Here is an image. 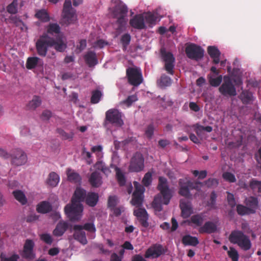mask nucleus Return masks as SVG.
<instances>
[{
	"label": "nucleus",
	"mask_w": 261,
	"mask_h": 261,
	"mask_svg": "<svg viewBox=\"0 0 261 261\" xmlns=\"http://www.w3.org/2000/svg\"><path fill=\"white\" fill-rule=\"evenodd\" d=\"M86 195V190L76 188L72 198L71 205L65 206V213L71 221H79L82 218L83 206L81 202L85 199Z\"/></svg>",
	"instance_id": "nucleus-1"
},
{
	"label": "nucleus",
	"mask_w": 261,
	"mask_h": 261,
	"mask_svg": "<svg viewBox=\"0 0 261 261\" xmlns=\"http://www.w3.org/2000/svg\"><path fill=\"white\" fill-rule=\"evenodd\" d=\"M158 189L160 191V194L154 197L152 206L155 211L160 212L162 210V204H168L172 195L169 188L167 179L164 177H159Z\"/></svg>",
	"instance_id": "nucleus-2"
},
{
	"label": "nucleus",
	"mask_w": 261,
	"mask_h": 261,
	"mask_svg": "<svg viewBox=\"0 0 261 261\" xmlns=\"http://www.w3.org/2000/svg\"><path fill=\"white\" fill-rule=\"evenodd\" d=\"M115 6L113 8L112 14L113 17L117 20L114 24V27L116 31L120 33L126 29V17L128 13V8L126 5L120 0L115 1Z\"/></svg>",
	"instance_id": "nucleus-3"
},
{
	"label": "nucleus",
	"mask_w": 261,
	"mask_h": 261,
	"mask_svg": "<svg viewBox=\"0 0 261 261\" xmlns=\"http://www.w3.org/2000/svg\"><path fill=\"white\" fill-rule=\"evenodd\" d=\"M229 240L230 243L237 244L244 251L249 250L252 246L249 237L241 230H234L232 231L229 235Z\"/></svg>",
	"instance_id": "nucleus-4"
},
{
	"label": "nucleus",
	"mask_w": 261,
	"mask_h": 261,
	"mask_svg": "<svg viewBox=\"0 0 261 261\" xmlns=\"http://www.w3.org/2000/svg\"><path fill=\"white\" fill-rule=\"evenodd\" d=\"M51 37L47 34L41 35L36 42V48L39 56L44 57L46 56L49 47H53Z\"/></svg>",
	"instance_id": "nucleus-5"
},
{
	"label": "nucleus",
	"mask_w": 261,
	"mask_h": 261,
	"mask_svg": "<svg viewBox=\"0 0 261 261\" xmlns=\"http://www.w3.org/2000/svg\"><path fill=\"white\" fill-rule=\"evenodd\" d=\"M126 76L128 82L132 85L137 87L143 81L142 73L140 68L137 67H129L126 69Z\"/></svg>",
	"instance_id": "nucleus-6"
},
{
	"label": "nucleus",
	"mask_w": 261,
	"mask_h": 261,
	"mask_svg": "<svg viewBox=\"0 0 261 261\" xmlns=\"http://www.w3.org/2000/svg\"><path fill=\"white\" fill-rule=\"evenodd\" d=\"M105 123H110L116 126H122L124 124L122 113L117 109L109 110L106 113Z\"/></svg>",
	"instance_id": "nucleus-7"
},
{
	"label": "nucleus",
	"mask_w": 261,
	"mask_h": 261,
	"mask_svg": "<svg viewBox=\"0 0 261 261\" xmlns=\"http://www.w3.org/2000/svg\"><path fill=\"white\" fill-rule=\"evenodd\" d=\"M161 57L164 63V69L168 73L173 75L175 66V58L173 54L167 51L165 48H162L160 50Z\"/></svg>",
	"instance_id": "nucleus-8"
},
{
	"label": "nucleus",
	"mask_w": 261,
	"mask_h": 261,
	"mask_svg": "<svg viewBox=\"0 0 261 261\" xmlns=\"http://www.w3.org/2000/svg\"><path fill=\"white\" fill-rule=\"evenodd\" d=\"M144 168V156L140 152H136L130 160L128 170L131 172H139L143 170Z\"/></svg>",
	"instance_id": "nucleus-9"
},
{
	"label": "nucleus",
	"mask_w": 261,
	"mask_h": 261,
	"mask_svg": "<svg viewBox=\"0 0 261 261\" xmlns=\"http://www.w3.org/2000/svg\"><path fill=\"white\" fill-rule=\"evenodd\" d=\"M185 52L189 59L199 61L203 58L204 50L201 46L190 43L186 47Z\"/></svg>",
	"instance_id": "nucleus-10"
},
{
	"label": "nucleus",
	"mask_w": 261,
	"mask_h": 261,
	"mask_svg": "<svg viewBox=\"0 0 261 261\" xmlns=\"http://www.w3.org/2000/svg\"><path fill=\"white\" fill-rule=\"evenodd\" d=\"M11 164L14 166L24 165L28 160L25 152L21 149L16 148L11 151Z\"/></svg>",
	"instance_id": "nucleus-11"
},
{
	"label": "nucleus",
	"mask_w": 261,
	"mask_h": 261,
	"mask_svg": "<svg viewBox=\"0 0 261 261\" xmlns=\"http://www.w3.org/2000/svg\"><path fill=\"white\" fill-rule=\"evenodd\" d=\"M134 184L135 187V190L132 195L131 203L132 205L139 208L143 204V194L145 189L137 181H135Z\"/></svg>",
	"instance_id": "nucleus-12"
},
{
	"label": "nucleus",
	"mask_w": 261,
	"mask_h": 261,
	"mask_svg": "<svg viewBox=\"0 0 261 261\" xmlns=\"http://www.w3.org/2000/svg\"><path fill=\"white\" fill-rule=\"evenodd\" d=\"M220 92L224 96H236L237 92L236 88L231 80L228 76L224 77V82L219 87Z\"/></svg>",
	"instance_id": "nucleus-13"
},
{
	"label": "nucleus",
	"mask_w": 261,
	"mask_h": 261,
	"mask_svg": "<svg viewBox=\"0 0 261 261\" xmlns=\"http://www.w3.org/2000/svg\"><path fill=\"white\" fill-rule=\"evenodd\" d=\"M166 251L161 244H155L147 249L145 257L147 258H156L165 253Z\"/></svg>",
	"instance_id": "nucleus-14"
},
{
	"label": "nucleus",
	"mask_w": 261,
	"mask_h": 261,
	"mask_svg": "<svg viewBox=\"0 0 261 261\" xmlns=\"http://www.w3.org/2000/svg\"><path fill=\"white\" fill-rule=\"evenodd\" d=\"M34 242L32 240L27 239L23 246V249L21 253L23 258L27 259H32L35 257V253L33 251Z\"/></svg>",
	"instance_id": "nucleus-15"
},
{
	"label": "nucleus",
	"mask_w": 261,
	"mask_h": 261,
	"mask_svg": "<svg viewBox=\"0 0 261 261\" xmlns=\"http://www.w3.org/2000/svg\"><path fill=\"white\" fill-rule=\"evenodd\" d=\"M134 215L137 218L142 226L145 228L148 227V215L145 208L139 207L134 210Z\"/></svg>",
	"instance_id": "nucleus-16"
},
{
	"label": "nucleus",
	"mask_w": 261,
	"mask_h": 261,
	"mask_svg": "<svg viewBox=\"0 0 261 261\" xmlns=\"http://www.w3.org/2000/svg\"><path fill=\"white\" fill-rule=\"evenodd\" d=\"M130 25L134 28L138 30H142L146 28L144 16L142 14H137L129 20Z\"/></svg>",
	"instance_id": "nucleus-17"
},
{
	"label": "nucleus",
	"mask_w": 261,
	"mask_h": 261,
	"mask_svg": "<svg viewBox=\"0 0 261 261\" xmlns=\"http://www.w3.org/2000/svg\"><path fill=\"white\" fill-rule=\"evenodd\" d=\"M74 232L73 238L81 244L85 245L87 243L85 232L82 229L81 225H75L73 226Z\"/></svg>",
	"instance_id": "nucleus-18"
},
{
	"label": "nucleus",
	"mask_w": 261,
	"mask_h": 261,
	"mask_svg": "<svg viewBox=\"0 0 261 261\" xmlns=\"http://www.w3.org/2000/svg\"><path fill=\"white\" fill-rule=\"evenodd\" d=\"M189 181L187 178L179 180V194L187 198H190L192 195L190 193L191 188L189 185Z\"/></svg>",
	"instance_id": "nucleus-19"
},
{
	"label": "nucleus",
	"mask_w": 261,
	"mask_h": 261,
	"mask_svg": "<svg viewBox=\"0 0 261 261\" xmlns=\"http://www.w3.org/2000/svg\"><path fill=\"white\" fill-rule=\"evenodd\" d=\"M46 32L43 34H47V35L56 36V37H62L61 33V28L57 23H50L45 27Z\"/></svg>",
	"instance_id": "nucleus-20"
},
{
	"label": "nucleus",
	"mask_w": 261,
	"mask_h": 261,
	"mask_svg": "<svg viewBox=\"0 0 261 261\" xmlns=\"http://www.w3.org/2000/svg\"><path fill=\"white\" fill-rule=\"evenodd\" d=\"M244 203L248 207L252 214L256 213L259 207V201L258 198L254 196H250L245 198Z\"/></svg>",
	"instance_id": "nucleus-21"
},
{
	"label": "nucleus",
	"mask_w": 261,
	"mask_h": 261,
	"mask_svg": "<svg viewBox=\"0 0 261 261\" xmlns=\"http://www.w3.org/2000/svg\"><path fill=\"white\" fill-rule=\"evenodd\" d=\"M43 66V61L42 59L37 57H29L27 61L26 67L28 69H32L35 68L42 69Z\"/></svg>",
	"instance_id": "nucleus-22"
},
{
	"label": "nucleus",
	"mask_w": 261,
	"mask_h": 261,
	"mask_svg": "<svg viewBox=\"0 0 261 261\" xmlns=\"http://www.w3.org/2000/svg\"><path fill=\"white\" fill-rule=\"evenodd\" d=\"M217 226L215 223L212 221H207L204 225L200 227L198 231L200 233L211 234L217 231Z\"/></svg>",
	"instance_id": "nucleus-23"
},
{
	"label": "nucleus",
	"mask_w": 261,
	"mask_h": 261,
	"mask_svg": "<svg viewBox=\"0 0 261 261\" xmlns=\"http://www.w3.org/2000/svg\"><path fill=\"white\" fill-rule=\"evenodd\" d=\"M51 41L53 44V47L59 52H63L67 48V43L63 40V36L56 37V39L51 37Z\"/></svg>",
	"instance_id": "nucleus-24"
},
{
	"label": "nucleus",
	"mask_w": 261,
	"mask_h": 261,
	"mask_svg": "<svg viewBox=\"0 0 261 261\" xmlns=\"http://www.w3.org/2000/svg\"><path fill=\"white\" fill-rule=\"evenodd\" d=\"M180 207L181 210V215L183 218H188L192 213L191 203L186 200L181 199L180 201Z\"/></svg>",
	"instance_id": "nucleus-25"
},
{
	"label": "nucleus",
	"mask_w": 261,
	"mask_h": 261,
	"mask_svg": "<svg viewBox=\"0 0 261 261\" xmlns=\"http://www.w3.org/2000/svg\"><path fill=\"white\" fill-rule=\"evenodd\" d=\"M86 63L89 67H91L98 64V59L96 53L93 51H89L84 56Z\"/></svg>",
	"instance_id": "nucleus-26"
},
{
	"label": "nucleus",
	"mask_w": 261,
	"mask_h": 261,
	"mask_svg": "<svg viewBox=\"0 0 261 261\" xmlns=\"http://www.w3.org/2000/svg\"><path fill=\"white\" fill-rule=\"evenodd\" d=\"M75 10L63 12V19L65 23L70 24L75 23L77 21Z\"/></svg>",
	"instance_id": "nucleus-27"
},
{
	"label": "nucleus",
	"mask_w": 261,
	"mask_h": 261,
	"mask_svg": "<svg viewBox=\"0 0 261 261\" xmlns=\"http://www.w3.org/2000/svg\"><path fill=\"white\" fill-rule=\"evenodd\" d=\"M89 182L93 187L97 188L100 186L102 183L100 173L97 171L92 172L89 178Z\"/></svg>",
	"instance_id": "nucleus-28"
},
{
	"label": "nucleus",
	"mask_w": 261,
	"mask_h": 261,
	"mask_svg": "<svg viewBox=\"0 0 261 261\" xmlns=\"http://www.w3.org/2000/svg\"><path fill=\"white\" fill-rule=\"evenodd\" d=\"M68 227V223L64 221H60L57 225L53 231V234L56 237L62 236Z\"/></svg>",
	"instance_id": "nucleus-29"
},
{
	"label": "nucleus",
	"mask_w": 261,
	"mask_h": 261,
	"mask_svg": "<svg viewBox=\"0 0 261 261\" xmlns=\"http://www.w3.org/2000/svg\"><path fill=\"white\" fill-rule=\"evenodd\" d=\"M207 53L213 60V63L217 64L220 62L221 53L218 48L214 46H210L207 47Z\"/></svg>",
	"instance_id": "nucleus-30"
},
{
	"label": "nucleus",
	"mask_w": 261,
	"mask_h": 261,
	"mask_svg": "<svg viewBox=\"0 0 261 261\" xmlns=\"http://www.w3.org/2000/svg\"><path fill=\"white\" fill-rule=\"evenodd\" d=\"M67 179L71 182L78 183L81 182L82 177L80 175L71 169L68 168L66 171Z\"/></svg>",
	"instance_id": "nucleus-31"
},
{
	"label": "nucleus",
	"mask_w": 261,
	"mask_h": 261,
	"mask_svg": "<svg viewBox=\"0 0 261 261\" xmlns=\"http://www.w3.org/2000/svg\"><path fill=\"white\" fill-rule=\"evenodd\" d=\"M52 210L51 204L48 201H43L37 205V211L41 214H46L50 212Z\"/></svg>",
	"instance_id": "nucleus-32"
},
{
	"label": "nucleus",
	"mask_w": 261,
	"mask_h": 261,
	"mask_svg": "<svg viewBox=\"0 0 261 261\" xmlns=\"http://www.w3.org/2000/svg\"><path fill=\"white\" fill-rule=\"evenodd\" d=\"M99 196L97 193L89 192L86 196V203L89 206L93 207L95 206L98 201Z\"/></svg>",
	"instance_id": "nucleus-33"
},
{
	"label": "nucleus",
	"mask_w": 261,
	"mask_h": 261,
	"mask_svg": "<svg viewBox=\"0 0 261 261\" xmlns=\"http://www.w3.org/2000/svg\"><path fill=\"white\" fill-rule=\"evenodd\" d=\"M8 20L10 23L14 24L17 27H19L21 31H27L28 30L27 26L19 17L17 16H10Z\"/></svg>",
	"instance_id": "nucleus-34"
},
{
	"label": "nucleus",
	"mask_w": 261,
	"mask_h": 261,
	"mask_svg": "<svg viewBox=\"0 0 261 261\" xmlns=\"http://www.w3.org/2000/svg\"><path fill=\"white\" fill-rule=\"evenodd\" d=\"M195 128V132H196L197 135L201 137L203 135L204 131H205L208 133H210L213 130V127L211 126H203L199 124L198 123H196L194 125Z\"/></svg>",
	"instance_id": "nucleus-35"
},
{
	"label": "nucleus",
	"mask_w": 261,
	"mask_h": 261,
	"mask_svg": "<svg viewBox=\"0 0 261 261\" xmlns=\"http://www.w3.org/2000/svg\"><path fill=\"white\" fill-rule=\"evenodd\" d=\"M182 242L185 245L196 246L199 244L198 238L190 235L185 236L182 239Z\"/></svg>",
	"instance_id": "nucleus-36"
},
{
	"label": "nucleus",
	"mask_w": 261,
	"mask_h": 261,
	"mask_svg": "<svg viewBox=\"0 0 261 261\" xmlns=\"http://www.w3.org/2000/svg\"><path fill=\"white\" fill-rule=\"evenodd\" d=\"M172 80L165 74H163L158 81V86L161 88H164L171 85Z\"/></svg>",
	"instance_id": "nucleus-37"
},
{
	"label": "nucleus",
	"mask_w": 261,
	"mask_h": 261,
	"mask_svg": "<svg viewBox=\"0 0 261 261\" xmlns=\"http://www.w3.org/2000/svg\"><path fill=\"white\" fill-rule=\"evenodd\" d=\"M82 229H85L90 233H91L90 235L91 239H94L95 237L96 228L94 224L93 221L86 223L83 225H82Z\"/></svg>",
	"instance_id": "nucleus-38"
},
{
	"label": "nucleus",
	"mask_w": 261,
	"mask_h": 261,
	"mask_svg": "<svg viewBox=\"0 0 261 261\" xmlns=\"http://www.w3.org/2000/svg\"><path fill=\"white\" fill-rule=\"evenodd\" d=\"M41 99L40 96L35 95L33 99L29 102L27 108L29 110H35L37 107H39L41 103Z\"/></svg>",
	"instance_id": "nucleus-39"
},
{
	"label": "nucleus",
	"mask_w": 261,
	"mask_h": 261,
	"mask_svg": "<svg viewBox=\"0 0 261 261\" xmlns=\"http://www.w3.org/2000/svg\"><path fill=\"white\" fill-rule=\"evenodd\" d=\"M59 180V176L56 173L51 172L49 174L47 182L50 186L56 187L58 184Z\"/></svg>",
	"instance_id": "nucleus-40"
},
{
	"label": "nucleus",
	"mask_w": 261,
	"mask_h": 261,
	"mask_svg": "<svg viewBox=\"0 0 261 261\" xmlns=\"http://www.w3.org/2000/svg\"><path fill=\"white\" fill-rule=\"evenodd\" d=\"M191 222L194 224V227H201L204 222V216L202 214H197L192 216L190 218Z\"/></svg>",
	"instance_id": "nucleus-41"
},
{
	"label": "nucleus",
	"mask_w": 261,
	"mask_h": 261,
	"mask_svg": "<svg viewBox=\"0 0 261 261\" xmlns=\"http://www.w3.org/2000/svg\"><path fill=\"white\" fill-rule=\"evenodd\" d=\"M35 16L42 22H46L50 20V17L47 11L44 9L38 10L35 14Z\"/></svg>",
	"instance_id": "nucleus-42"
},
{
	"label": "nucleus",
	"mask_w": 261,
	"mask_h": 261,
	"mask_svg": "<svg viewBox=\"0 0 261 261\" xmlns=\"http://www.w3.org/2000/svg\"><path fill=\"white\" fill-rule=\"evenodd\" d=\"M15 198L22 205L25 204L27 202V199L25 194L20 190H16L13 192Z\"/></svg>",
	"instance_id": "nucleus-43"
},
{
	"label": "nucleus",
	"mask_w": 261,
	"mask_h": 261,
	"mask_svg": "<svg viewBox=\"0 0 261 261\" xmlns=\"http://www.w3.org/2000/svg\"><path fill=\"white\" fill-rule=\"evenodd\" d=\"M158 17L151 12H148L144 16V20L149 24L150 27H152L156 24Z\"/></svg>",
	"instance_id": "nucleus-44"
},
{
	"label": "nucleus",
	"mask_w": 261,
	"mask_h": 261,
	"mask_svg": "<svg viewBox=\"0 0 261 261\" xmlns=\"http://www.w3.org/2000/svg\"><path fill=\"white\" fill-rule=\"evenodd\" d=\"M116 172V177L117 181L120 186H124L126 183V177L124 173H123L120 168H115Z\"/></svg>",
	"instance_id": "nucleus-45"
},
{
	"label": "nucleus",
	"mask_w": 261,
	"mask_h": 261,
	"mask_svg": "<svg viewBox=\"0 0 261 261\" xmlns=\"http://www.w3.org/2000/svg\"><path fill=\"white\" fill-rule=\"evenodd\" d=\"M91 102L92 104H96L99 102L102 96V92L99 90H95L92 92Z\"/></svg>",
	"instance_id": "nucleus-46"
},
{
	"label": "nucleus",
	"mask_w": 261,
	"mask_h": 261,
	"mask_svg": "<svg viewBox=\"0 0 261 261\" xmlns=\"http://www.w3.org/2000/svg\"><path fill=\"white\" fill-rule=\"evenodd\" d=\"M241 99L243 103L248 104L253 100L252 94L251 92L247 91H244L240 95Z\"/></svg>",
	"instance_id": "nucleus-47"
},
{
	"label": "nucleus",
	"mask_w": 261,
	"mask_h": 261,
	"mask_svg": "<svg viewBox=\"0 0 261 261\" xmlns=\"http://www.w3.org/2000/svg\"><path fill=\"white\" fill-rule=\"evenodd\" d=\"M250 187L253 192L261 195V181L252 179L250 182Z\"/></svg>",
	"instance_id": "nucleus-48"
},
{
	"label": "nucleus",
	"mask_w": 261,
	"mask_h": 261,
	"mask_svg": "<svg viewBox=\"0 0 261 261\" xmlns=\"http://www.w3.org/2000/svg\"><path fill=\"white\" fill-rule=\"evenodd\" d=\"M237 212L239 215L244 216L252 214L250 210L246 205L238 204L237 205Z\"/></svg>",
	"instance_id": "nucleus-49"
},
{
	"label": "nucleus",
	"mask_w": 261,
	"mask_h": 261,
	"mask_svg": "<svg viewBox=\"0 0 261 261\" xmlns=\"http://www.w3.org/2000/svg\"><path fill=\"white\" fill-rule=\"evenodd\" d=\"M131 40V36L128 33L123 34L120 39L121 43L123 46V49L126 50Z\"/></svg>",
	"instance_id": "nucleus-50"
},
{
	"label": "nucleus",
	"mask_w": 261,
	"mask_h": 261,
	"mask_svg": "<svg viewBox=\"0 0 261 261\" xmlns=\"http://www.w3.org/2000/svg\"><path fill=\"white\" fill-rule=\"evenodd\" d=\"M17 0H13V2L7 7V12L11 14H15L17 13Z\"/></svg>",
	"instance_id": "nucleus-51"
},
{
	"label": "nucleus",
	"mask_w": 261,
	"mask_h": 261,
	"mask_svg": "<svg viewBox=\"0 0 261 261\" xmlns=\"http://www.w3.org/2000/svg\"><path fill=\"white\" fill-rule=\"evenodd\" d=\"M228 256L232 261H238L239 254L238 251L233 247H230L229 250L227 251Z\"/></svg>",
	"instance_id": "nucleus-52"
},
{
	"label": "nucleus",
	"mask_w": 261,
	"mask_h": 261,
	"mask_svg": "<svg viewBox=\"0 0 261 261\" xmlns=\"http://www.w3.org/2000/svg\"><path fill=\"white\" fill-rule=\"evenodd\" d=\"M57 132L60 135L62 139L69 140H72L73 137V133L72 132L67 133L61 128H57Z\"/></svg>",
	"instance_id": "nucleus-53"
},
{
	"label": "nucleus",
	"mask_w": 261,
	"mask_h": 261,
	"mask_svg": "<svg viewBox=\"0 0 261 261\" xmlns=\"http://www.w3.org/2000/svg\"><path fill=\"white\" fill-rule=\"evenodd\" d=\"M95 167L106 175H108L111 172L110 169L101 162H97L95 165Z\"/></svg>",
	"instance_id": "nucleus-54"
},
{
	"label": "nucleus",
	"mask_w": 261,
	"mask_h": 261,
	"mask_svg": "<svg viewBox=\"0 0 261 261\" xmlns=\"http://www.w3.org/2000/svg\"><path fill=\"white\" fill-rule=\"evenodd\" d=\"M222 75H219L218 77L210 76L209 77V82L210 84L214 87H218L222 82Z\"/></svg>",
	"instance_id": "nucleus-55"
},
{
	"label": "nucleus",
	"mask_w": 261,
	"mask_h": 261,
	"mask_svg": "<svg viewBox=\"0 0 261 261\" xmlns=\"http://www.w3.org/2000/svg\"><path fill=\"white\" fill-rule=\"evenodd\" d=\"M138 100L136 95H132L128 96L127 98L121 102V104L126 105L127 107H130L132 103Z\"/></svg>",
	"instance_id": "nucleus-56"
},
{
	"label": "nucleus",
	"mask_w": 261,
	"mask_h": 261,
	"mask_svg": "<svg viewBox=\"0 0 261 261\" xmlns=\"http://www.w3.org/2000/svg\"><path fill=\"white\" fill-rule=\"evenodd\" d=\"M216 199H217V194L216 193L213 191L211 194L210 196V202L208 203V206L210 207L211 209H216Z\"/></svg>",
	"instance_id": "nucleus-57"
},
{
	"label": "nucleus",
	"mask_w": 261,
	"mask_h": 261,
	"mask_svg": "<svg viewBox=\"0 0 261 261\" xmlns=\"http://www.w3.org/2000/svg\"><path fill=\"white\" fill-rule=\"evenodd\" d=\"M222 177L224 179L229 182H234L236 181V178L234 175L230 172H224L222 175Z\"/></svg>",
	"instance_id": "nucleus-58"
},
{
	"label": "nucleus",
	"mask_w": 261,
	"mask_h": 261,
	"mask_svg": "<svg viewBox=\"0 0 261 261\" xmlns=\"http://www.w3.org/2000/svg\"><path fill=\"white\" fill-rule=\"evenodd\" d=\"M118 203V198L115 196H110L108 201V206L110 209L116 207Z\"/></svg>",
	"instance_id": "nucleus-59"
},
{
	"label": "nucleus",
	"mask_w": 261,
	"mask_h": 261,
	"mask_svg": "<svg viewBox=\"0 0 261 261\" xmlns=\"http://www.w3.org/2000/svg\"><path fill=\"white\" fill-rule=\"evenodd\" d=\"M0 257L2 261H18L19 258L17 254H13L10 257H7L6 254L1 253Z\"/></svg>",
	"instance_id": "nucleus-60"
},
{
	"label": "nucleus",
	"mask_w": 261,
	"mask_h": 261,
	"mask_svg": "<svg viewBox=\"0 0 261 261\" xmlns=\"http://www.w3.org/2000/svg\"><path fill=\"white\" fill-rule=\"evenodd\" d=\"M189 185L191 190H196L198 191L201 190V187L203 186V183L200 181H196L193 182L190 180L189 181Z\"/></svg>",
	"instance_id": "nucleus-61"
},
{
	"label": "nucleus",
	"mask_w": 261,
	"mask_h": 261,
	"mask_svg": "<svg viewBox=\"0 0 261 261\" xmlns=\"http://www.w3.org/2000/svg\"><path fill=\"white\" fill-rule=\"evenodd\" d=\"M227 200L228 205L232 208H233L236 205V202L234 197V195L227 192Z\"/></svg>",
	"instance_id": "nucleus-62"
},
{
	"label": "nucleus",
	"mask_w": 261,
	"mask_h": 261,
	"mask_svg": "<svg viewBox=\"0 0 261 261\" xmlns=\"http://www.w3.org/2000/svg\"><path fill=\"white\" fill-rule=\"evenodd\" d=\"M40 239L46 244L51 245L53 243V238L49 233H43L40 236Z\"/></svg>",
	"instance_id": "nucleus-63"
},
{
	"label": "nucleus",
	"mask_w": 261,
	"mask_h": 261,
	"mask_svg": "<svg viewBox=\"0 0 261 261\" xmlns=\"http://www.w3.org/2000/svg\"><path fill=\"white\" fill-rule=\"evenodd\" d=\"M152 181V174L150 172L146 173L142 180L143 184L145 186H148L151 182Z\"/></svg>",
	"instance_id": "nucleus-64"
}]
</instances>
